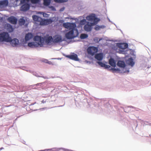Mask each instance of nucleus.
Segmentation results:
<instances>
[{"instance_id": "f257e3e1", "label": "nucleus", "mask_w": 151, "mask_h": 151, "mask_svg": "<svg viewBox=\"0 0 151 151\" xmlns=\"http://www.w3.org/2000/svg\"><path fill=\"white\" fill-rule=\"evenodd\" d=\"M86 19L92 22L91 24L93 25H96L100 21V19L97 18L95 14H92L86 17Z\"/></svg>"}, {"instance_id": "f03ea898", "label": "nucleus", "mask_w": 151, "mask_h": 151, "mask_svg": "<svg viewBox=\"0 0 151 151\" xmlns=\"http://www.w3.org/2000/svg\"><path fill=\"white\" fill-rule=\"evenodd\" d=\"M63 25L65 28L69 29V30H73L75 31L78 34V31L77 29L76 28V24L75 23L66 22L63 24Z\"/></svg>"}, {"instance_id": "7ed1b4c3", "label": "nucleus", "mask_w": 151, "mask_h": 151, "mask_svg": "<svg viewBox=\"0 0 151 151\" xmlns=\"http://www.w3.org/2000/svg\"><path fill=\"white\" fill-rule=\"evenodd\" d=\"M11 40V38L7 32H4L0 34V42H9Z\"/></svg>"}, {"instance_id": "20e7f679", "label": "nucleus", "mask_w": 151, "mask_h": 151, "mask_svg": "<svg viewBox=\"0 0 151 151\" xmlns=\"http://www.w3.org/2000/svg\"><path fill=\"white\" fill-rule=\"evenodd\" d=\"M34 40L35 41H37V43L39 44V46L40 47H42L43 46L44 43V39L41 36L36 35L33 38Z\"/></svg>"}, {"instance_id": "39448f33", "label": "nucleus", "mask_w": 151, "mask_h": 151, "mask_svg": "<svg viewBox=\"0 0 151 151\" xmlns=\"http://www.w3.org/2000/svg\"><path fill=\"white\" fill-rule=\"evenodd\" d=\"M115 67L111 68L110 70H111L113 73H128L129 70H126L125 68L120 69L119 68H115Z\"/></svg>"}, {"instance_id": "423d86ee", "label": "nucleus", "mask_w": 151, "mask_h": 151, "mask_svg": "<svg viewBox=\"0 0 151 151\" xmlns=\"http://www.w3.org/2000/svg\"><path fill=\"white\" fill-rule=\"evenodd\" d=\"M74 33L73 30H68L65 34V37L68 40L73 39L76 36L74 35Z\"/></svg>"}, {"instance_id": "0eeeda50", "label": "nucleus", "mask_w": 151, "mask_h": 151, "mask_svg": "<svg viewBox=\"0 0 151 151\" xmlns=\"http://www.w3.org/2000/svg\"><path fill=\"white\" fill-rule=\"evenodd\" d=\"M116 65L118 67L120 68V69L125 68L126 70H129V69L127 68L125 62L123 60H118L116 63Z\"/></svg>"}, {"instance_id": "6e6552de", "label": "nucleus", "mask_w": 151, "mask_h": 151, "mask_svg": "<svg viewBox=\"0 0 151 151\" xmlns=\"http://www.w3.org/2000/svg\"><path fill=\"white\" fill-rule=\"evenodd\" d=\"M87 51L88 54L93 55L96 53L98 51V49L96 47L92 46L88 48Z\"/></svg>"}, {"instance_id": "1a4fd4ad", "label": "nucleus", "mask_w": 151, "mask_h": 151, "mask_svg": "<svg viewBox=\"0 0 151 151\" xmlns=\"http://www.w3.org/2000/svg\"><path fill=\"white\" fill-rule=\"evenodd\" d=\"M22 4L20 8V9L21 11L26 12L29 9L30 4L28 2L25 1L23 4Z\"/></svg>"}, {"instance_id": "9d476101", "label": "nucleus", "mask_w": 151, "mask_h": 151, "mask_svg": "<svg viewBox=\"0 0 151 151\" xmlns=\"http://www.w3.org/2000/svg\"><path fill=\"white\" fill-rule=\"evenodd\" d=\"M53 22L52 19L51 18L46 19H42L40 21V25L42 26H44L48 25L52 23Z\"/></svg>"}, {"instance_id": "9b49d317", "label": "nucleus", "mask_w": 151, "mask_h": 151, "mask_svg": "<svg viewBox=\"0 0 151 151\" xmlns=\"http://www.w3.org/2000/svg\"><path fill=\"white\" fill-rule=\"evenodd\" d=\"M66 57L70 59L75 61H78L79 60L77 55L74 53H72L70 55H66Z\"/></svg>"}, {"instance_id": "f8f14e48", "label": "nucleus", "mask_w": 151, "mask_h": 151, "mask_svg": "<svg viewBox=\"0 0 151 151\" xmlns=\"http://www.w3.org/2000/svg\"><path fill=\"white\" fill-rule=\"evenodd\" d=\"M91 23L89 22H87L86 24L84 27V30L87 32H91L92 29V26H94Z\"/></svg>"}, {"instance_id": "ddd939ff", "label": "nucleus", "mask_w": 151, "mask_h": 151, "mask_svg": "<svg viewBox=\"0 0 151 151\" xmlns=\"http://www.w3.org/2000/svg\"><path fill=\"white\" fill-rule=\"evenodd\" d=\"M63 41L61 36L59 35H55L53 38V42L55 43L61 42Z\"/></svg>"}, {"instance_id": "4468645a", "label": "nucleus", "mask_w": 151, "mask_h": 151, "mask_svg": "<svg viewBox=\"0 0 151 151\" xmlns=\"http://www.w3.org/2000/svg\"><path fill=\"white\" fill-rule=\"evenodd\" d=\"M103 54L102 52L96 53L94 57L95 59L98 61H101L103 58Z\"/></svg>"}, {"instance_id": "2eb2a0df", "label": "nucleus", "mask_w": 151, "mask_h": 151, "mask_svg": "<svg viewBox=\"0 0 151 151\" xmlns=\"http://www.w3.org/2000/svg\"><path fill=\"white\" fill-rule=\"evenodd\" d=\"M8 20L9 22L13 24H16L17 21V19L14 16H11L9 17Z\"/></svg>"}, {"instance_id": "dca6fc26", "label": "nucleus", "mask_w": 151, "mask_h": 151, "mask_svg": "<svg viewBox=\"0 0 151 151\" xmlns=\"http://www.w3.org/2000/svg\"><path fill=\"white\" fill-rule=\"evenodd\" d=\"M116 46L121 49H126L128 46V45L127 43H117L116 44Z\"/></svg>"}, {"instance_id": "f3484780", "label": "nucleus", "mask_w": 151, "mask_h": 151, "mask_svg": "<svg viewBox=\"0 0 151 151\" xmlns=\"http://www.w3.org/2000/svg\"><path fill=\"white\" fill-rule=\"evenodd\" d=\"M28 46L31 48H35L39 47V44L37 42H29L28 43Z\"/></svg>"}, {"instance_id": "a211bd4d", "label": "nucleus", "mask_w": 151, "mask_h": 151, "mask_svg": "<svg viewBox=\"0 0 151 151\" xmlns=\"http://www.w3.org/2000/svg\"><path fill=\"white\" fill-rule=\"evenodd\" d=\"M12 46H16L19 44V40L16 38H15L11 40L10 42Z\"/></svg>"}, {"instance_id": "6ab92c4d", "label": "nucleus", "mask_w": 151, "mask_h": 151, "mask_svg": "<svg viewBox=\"0 0 151 151\" xmlns=\"http://www.w3.org/2000/svg\"><path fill=\"white\" fill-rule=\"evenodd\" d=\"M101 67L104 68L105 69H109L111 68V66L109 65H107L105 63H103L101 61H97L96 62Z\"/></svg>"}, {"instance_id": "aec40b11", "label": "nucleus", "mask_w": 151, "mask_h": 151, "mask_svg": "<svg viewBox=\"0 0 151 151\" xmlns=\"http://www.w3.org/2000/svg\"><path fill=\"white\" fill-rule=\"evenodd\" d=\"M126 63L127 64L131 66V67H133L135 63L134 62V60L132 57L126 60Z\"/></svg>"}, {"instance_id": "412c9836", "label": "nucleus", "mask_w": 151, "mask_h": 151, "mask_svg": "<svg viewBox=\"0 0 151 151\" xmlns=\"http://www.w3.org/2000/svg\"><path fill=\"white\" fill-rule=\"evenodd\" d=\"M116 61L113 58H111L109 60V63L111 66L115 67L116 66Z\"/></svg>"}, {"instance_id": "4be33fe9", "label": "nucleus", "mask_w": 151, "mask_h": 151, "mask_svg": "<svg viewBox=\"0 0 151 151\" xmlns=\"http://www.w3.org/2000/svg\"><path fill=\"white\" fill-rule=\"evenodd\" d=\"M32 34L31 33H28L26 35L25 39L26 41H27L32 38Z\"/></svg>"}, {"instance_id": "5701e85b", "label": "nucleus", "mask_w": 151, "mask_h": 151, "mask_svg": "<svg viewBox=\"0 0 151 151\" xmlns=\"http://www.w3.org/2000/svg\"><path fill=\"white\" fill-rule=\"evenodd\" d=\"M6 28L7 31L9 32H12L14 31V29L12 26L9 24H7L6 26Z\"/></svg>"}, {"instance_id": "b1692460", "label": "nucleus", "mask_w": 151, "mask_h": 151, "mask_svg": "<svg viewBox=\"0 0 151 151\" xmlns=\"http://www.w3.org/2000/svg\"><path fill=\"white\" fill-rule=\"evenodd\" d=\"M32 18L33 19L34 21L37 22H39L40 21V20H42V18H41L40 17L36 15H33L32 16Z\"/></svg>"}, {"instance_id": "393cba45", "label": "nucleus", "mask_w": 151, "mask_h": 151, "mask_svg": "<svg viewBox=\"0 0 151 151\" xmlns=\"http://www.w3.org/2000/svg\"><path fill=\"white\" fill-rule=\"evenodd\" d=\"M53 38L51 36H50L48 37H46L44 41H45L46 43H50L52 41L53 42Z\"/></svg>"}, {"instance_id": "a878e982", "label": "nucleus", "mask_w": 151, "mask_h": 151, "mask_svg": "<svg viewBox=\"0 0 151 151\" xmlns=\"http://www.w3.org/2000/svg\"><path fill=\"white\" fill-rule=\"evenodd\" d=\"M8 4V1L7 0H5L0 1V6H7Z\"/></svg>"}, {"instance_id": "bb28decb", "label": "nucleus", "mask_w": 151, "mask_h": 151, "mask_svg": "<svg viewBox=\"0 0 151 151\" xmlns=\"http://www.w3.org/2000/svg\"><path fill=\"white\" fill-rule=\"evenodd\" d=\"M32 74L34 75L35 76H36L37 77H42V78H44L45 79H48L49 78H48L47 76H39V75L36 72H32Z\"/></svg>"}, {"instance_id": "cd10ccee", "label": "nucleus", "mask_w": 151, "mask_h": 151, "mask_svg": "<svg viewBox=\"0 0 151 151\" xmlns=\"http://www.w3.org/2000/svg\"><path fill=\"white\" fill-rule=\"evenodd\" d=\"M51 0H43V4L46 6H49L51 3Z\"/></svg>"}, {"instance_id": "c85d7f7f", "label": "nucleus", "mask_w": 151, "mask_h": 151, "mask_svg": "<svg viewBox=\"0 0 151 151\" xmlns=\"http://www.w3.org/2000/svg\"><path fill=\"white\" fill-rule=\"evenodd\" d=\"M131 108H132V106H128L127 107H125L124 108H123L125 112H129L131 111Z\"/></svg>"}, {"instance_id": "c756f323", "label": "nucleus", "mask_w": 151, "mask_h": 151, "mask_svg": "<svg viewBox=\"0 0 151 151\" xmlns=\"http://www.w3.org/2000/svg\"><path fill=\"white\" fill-rule=\"evenodd\" d=\"M119 50V52L120 53L125 54L127 53V50L124 49H121Z\"/></svg>"}, {"instance_id": "7c9ffc66", "label": "nucleus", "mask_w": 151, "mask_h": 151, "mask_svg": "<svg viewBox=\"0 0 151 151\" xmlns=\"http://www.w3.org/2000/svg\"><path fill=\"white\" fill-rule=\"evenodd\" d=\"M88 35L87 34L82 33L80 36V38L81 39H85L87 38Z\"/></svg>"}, {"instance_id": "2f4dec72", "label": "nucleus", "mask_w": 151, "mask_h": 151, "mask_svg": "<svg viewBox=\"0 0 151 151\" xmlns=\"http://www.w3.org/2000/svg\"><path fill=\"white\" fill-rule=\"evenodd\" d=\"M25 22V21L23 18H20L19 20V24L21 25H24Z\"/></svg>"}, {"instance_id": "473e14b6", "label": "nucleus", "mask_w": 151, "mask_h": 151, "mask_svg": "<svg viewBox=\"0 0 151 151\" xmlns=\"http://www.w3.org/2000/svg\"><path fill=\"white\" fill-rule=\"evenodd\" d=\"M54 1L57 3H63L67 2L68 0H53Z\"/></svg>"}, {"instance_id": "72a5a7b5", "label": "nucleus", "mask_w": 151, "mask_h": 151, "mask_svg": "<svg viewBox=\"0 0 151 151\" xmlns=\"http://www.w3.org/2000/svg\"><path fill=\"white\" fill-rule=\"evenodd\" d=\"M87 22L86 19H83L80 21V24L81 25H83L87 23Z\"/></svg>"}, {"instance_id": "f704fd0d", "label": "nucleus", "mask_w": 151, "mask_h": 151, "mask_svg": "<svg viewBox=\"0 0 151 151\" xmlns=\"http://www.w3.org/2000/svg\"><path fill=\"white\" fill-rule=\"evenodd\" d=\"M31 2L33 4H37L39 3L40 0H30Z\"/></svg>"}, {"instance_id": "c9c22d12", "label": "nucleus", "mask_w": 151, "mask_h": 151, "mask_svg": "<svg viewBox=\"0 0 151 151\" xmlns=\"http://www.w3.org/2000/svg\"><path fill=\"white\" fill-rule=\"evenodd\" d=\"M43 83H37V84H36V85H34V86L33 87L34 88H35V89H38V88H39V87H36V86H39L41 85H42Z\"/></svg>"}, {"instance_id": "e433bc0d", "label": "nucleus", "mask_w": 151, "mask_h": 151, "mask_svg": "<svg viewBox=\"0 0 151 151\" xmlns=\"http://www.w3.org/2000/svg\"><path fill=\"white\" fill-rule=\"evenodd\" d=\"M99 38L97 37H95L93 39L94 41L96 43H98L99 42Z\"/></svg>"}, {"instance_id": "4c0bfd02", "label": "nucleus", "mask_w": 151, "mask_h": 151, "mask_svg": "<svg viewBox=\"0 0 151 151\" xmlns=\"http://www.w3.org/2000/svg\"><path fill=\"white\" fill-rule=\"evenodd\" d=\"M49 7L53 11H55L56 10V9L55 7L53 6H50Z\"/></svg>"}, {"instance_id": "58836bf2", "label": "nucleus", "mask_w": 151, "mask_h": 151, "mask_svg": "<svg viewBox=\"0 0 151 151\" xmlns=\"http://www.w3.org/2000/svg\"><path fill=\"white\" fill-rule=\"evenodd\" d=\"M94 29L96 30H99L100 29L99 26L96 25L94 27Z\"/></svg>"}, {"instance_id": "ea45409f", "label": "nucleus", "mask_w": 151, "mask_h": 151, "mask_svg": "<svg viewBox=\"0 0 151 151\" xmlns=\"http://www.w3.org/2000/svg\"><path fill=\"white\" fill-rule=\"evenodd\" d=\"M65 9V7H62V8H61L60 9V10H59V11H60V12H63V11Z\"/></svg>"}, {"instance_id": "a19ab883", "label": "nucleus", "mask_w": 151, "mask_h": 151, "mask_svg": "<svg viewBox=\"0 0 151 151\" xmlns=\"http://www.w3.org/2000/svg\"><path fill=\"white\" fill-rule=\"evenodd\" d=\"M99 27L100 29H103L105 27V26L104 25H101L99 26Z\"/></svg>"}, {"instance_id": "79ce46f5", "label": "nucleus", "mask_w": 151, "mask_h": 151, "mask_svg": "<svg viewBox=\"0 0 151 151\" xmlns=\"http://www.w3.org/2000/svg\"><path fill=\"white\" fill-rule=\"evenodd\" d=\"M43 61L45 63H47L48 60L47 59H45L43 60Z\"/></svg>"}, {"instance_id": "37998d69", "label": "nucleus", "mask_w": 151, "mask_h": 151, "mask_svg": "<svg viewBox=\"0 0 151 151\" xmlns=\"http://www.w3.org/2000/svg\"><path fill=\"white\" fill-rule=\"evenodd\" d=\"M26 1V0H21L20 4H23Z\"/></svg>"}, {"instance_id": "c03bdc74", "label": "nucleus", "mask_w": 151, "mask_h": 151, "mask_svg": "<svg viewBox=\"0 0 151 151\" xmlns=\"http://www.w3.org/2000/svg\"><path fill=\"white\" fill-rule=\"evenodd\" d=\"M130 51H131V54L132 55H134V52H133V50H132L130 49Z\"/></svg>"}, {"instance_id": "a18cd8bd", "label": "nucleus", "mask_w": 151, "mask_h": 151, "mask_svg": "<svg viewBox=\"0 0 151 151\" xmlns=\"http://www.w3.org/2000/svg\"><path fill=\"white\" fill-rule=\"evenodd\" d=\"M47 63L49 65L52 64V63L51 62V61H48Z\"/></svg>"}, {"instance_id": "49530a36", "label": "nucleus", "mask_w": 151, "mask_h": 151, "mask_svg": "<svg viewBox=\"0 0 151 151\" xmlns=\"http://www.w3.org/2000/svg\"><path fill=\"white\" fill-rule=\"evenodd\" d=\"M51 59H58V60H61V58H52Z\"/></svg>"}, {"instance_id": "de8ad7c7", "label": "nucleus", "mask_w": 151, "mask_h": 151, "mask_svg": "<svg viewBox=\"0 0 151 151\" xmlns=\"http://www.w3.org/2000/svg\"><path fill=\"white\" fill-rule=\"evenodd\" d=\"M42 103H45L46 102V101H45L44 100H43L42 101Z\"/></svg>"}, {"instance_id": "09e8293b", "label": "nucleus", "mask_w": 151, "mask_h": 151, "mask_svg": "<svg viewBox=\"0 0 151 151\" xmlns=\"http://www.w3.org/2000/svg\"><path fill=\"white\" fill-rule=\"evenodd\" d=\"M103 39V38H101L100 39L99 38V42L101 40H102Z\"/></svg>"}, {"instance_id": "8fccbe9b", "label": "nucleus", "mask_w": 151, "mask_h": 151, "mask_svg": "<svg viewBox=\"0 0 151 151\" xmlns=\"http://www.w3.org/2000/svg\"><path fill=\"white\" fill-rule=\"evenodd\" d=\"M47 15V14H46V13H44V14H43V16L44 17H46V15Z\"/></svg>"}, {"instance_id": "3c124183", "label": "nucleus", "mask_w": 151, "mask_h": 151, "mask_svg": "<svg viewBox=\"0 0 151 151\" xmlns=\"http://www.w3.org/2000/svg\"><path fill=\"white\" fill-rule=\"evenodd\" d=\"M47 109L46 108H42L40 109L42 110H43V109L45 110V109Z\"/></svg>"}, {"instance_id": "603ef678", "label": "nucleus", "mask_w": 151, "mask_h": 151, "mask_svg": "<svg viewBox=\"0 0 151 151\" xmlns=\"http://www.w3.org/2000/svg\"><path fill=\"white\" fill-rule=\"evenodd\" d=\"M4 148L3 147H1L0 148V150H2V149H3Z\"/></svg>"}, {"instance_id": "864d4df0", "label": "nucleus", "mask_w": 151, "mask_h": 151, "mask_svg": "<svg viewBox=\"0 0 151 151\" xmlns=\"http://www.w3.org/2000/svg\"><path fill=\"white\" fill-rule=\"evenodd\" d=\"M108 20L109 21V22H111V23H112V22L110 21V19H109L108 18Z\"/></svg>"}, {"instance_id": "5fc2aeb1", "label": "nucleus", "mask_w": 151, "mask_h": 151, "mask_svg": "<svg viewBox=\"0 0 151 151\" xmlns=\"http://www.w3.org/2000/svg\"><path fill=\"white\" fill-rule=\"evenodd\" d=\"M64 106V105H61V106Z\"/></svg>"}]
</instances>
